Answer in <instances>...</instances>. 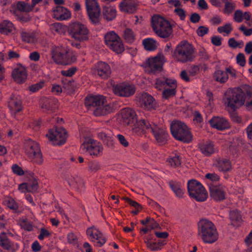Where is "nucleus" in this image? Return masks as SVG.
I'll use <instances>...</instances> for the list:
<instances>
[{
	"mask_svg": "<svg viewBox=\"0 0 252 252\" xmlns=\"http://www.w3.org/2000/svg\"><path fill=\"white\" fill-rule=\"evenodd\" d=\"M132 130L134 134L137 135H140L145 132H152L160 145L165 144L168 137V134L165 128L146 120L137 121L133 126Z\"/></svg>",
	"mask_w": 252,
	"mask_h": 252,
	"instance_id": "1",
	"label": "nucleus"
},
{
	"mask_svg": "<svg viewBox=\"0 0 252 252\" xmlns=\"http://www.w3.org/2000/svg\"><path fill=\"white\" fill-rule=\"evenodd\" d=\"M198 235L205 244H213L219 239L215 224L210 220L202 219L198 223Z\"/></svg>",
	"mask_w": 252,
	"mask_h": 252,
	"instance_id": "2",
	"label": "nucleus"
},
{
	"mask_svg": "<svg viewBox=\"0 0 252 252\" xmlns=\"http://www.w3.org/2000/svg\"><path fill=\"white\" fill-rule=\"evenodd\" d=\"M224 104L232 110L238 108L245 103V93L240 88H229L224 93Z\"/></svg>",
	"mask_w": 252,
	"mask_h": 252,
	"instance_id": "3",
	"label": "nucleus"
},
{
	"mask_svg": "<svg viewBox=\"0 0 252 252\" xmlns=\"http://www.w3.org/2000/svg\"><path fill=\"white\" fill-rule=\"evenodd\" d=\"M151 25L155 33L161 38H167L172 33V26L170 22L158 15L152 17Z\"/></svg>",
	"mask_w": 252,
	"mask_h": 252,
	"instance_id": "4",
	"label": "nucleus"
},
{
	"mask_svg": "<svg viewBox=\"0 0 252 252\" xmlns=\"http://www.w3.org/2000/svg\"><path fill=\"white\" fill-rule=\"evenodd\" d=\"M52 58L61 64H69L76 60V54L66 47H56L52 51Z\"/></svg>",
	"mask_w": 252,
	"mask_h": 252,
	"instance_id": "5",
	"label": "nucleus"
},
{
	"mask_svg": "<svg viewBox=\"0 0 252 252\" xmlns=\"http://www.w3.org/2000/svg\"><path fill=\"white\" fill-rule=\"evenodd\" d=\"M170 130L173 136L177 140L189 142L192 139L191 134L188 127L182 122H172L170 124Z\"/></svg>",
	"mask_w": 252,
	"mask_h": 252,
	"instance_id": "6",
	"label": "nucleus"
},
{
	"mask_svg": "<svg viewBox=\"0 0 252 252\" xmlns=\"http://www.w3.org/2000/svg\"><path fill=\"white\" fill-rule=\"evenodd\" d=\"M194 49L192 45L186 41L181 42L174 51V57L179 62L184 63L193 59Z\"/></svg>",
	"mask_w": 252,
	"mask_h": 252,
	"instance_id": "7",
	"label": "nucleus"
},
{
	"mask_svg": "<svg viewBox=\"0 0 252 252\" xmlns=\"http://www.w3.org/2000/svg\"><path fill=\"white\" fill-rule=\"evenodd\" d=\"M188 191L189 196L197 201H204L208 197V193L205 188L195 180L188 181Z\"/></svg>",
	"mask_w": 252,
	"mask_h": 252,
	"instance_id": "8",
	"label": "nucleus"
},
{
	"mask_svg": "<svg viewBox=\"0 0 252 252\" xmlns=\"http://www.w3.org/2000/svg\"><path fill=\"white\" fill-rule=\"evenodd\" d=\"M68 32L71 38L79 42L87 40L89 38L88 29L85 25L78 22L71 23Z\"/></svg>",
	"mask_w": 252,
	"mask_h": 252,
	"instance_id": "9",
	"label": "nucleus"
},
{
	"mask_svg": "<svg viewBox=\"0 0 252 252\" xmlns=\"http://www.w3.org/2000/svg\"><path fill=\"white\" fill-rule=\"evenodd\" d=\"M24 150L26 154L33 162L40 164L43 161V158L38 144L31 139L25 144Z\"/></svg>",
	"mask_w": 252,
	"mask_h": 252,
	"instance_id": "10",
	"label": "nucleus"
},
{
	"mask_svg": "<svg viewBox=\"0 0 252 252\" xmlns=\"http://www.w3.org/2000/svg\"><path fill=\"white\" fill-rule=\"evenodd\" d=\"M155 86L156 88L158 90L164 88L162 95L164 98L167 99L176 94L177 83L174 79L167 78L164 81L159 79H157Z\"/></svg>",
	"mask_w": 252,
	"mask_h": 252,
	"instance_id": "11",
	"label": "nucleus"
},
{
	"mask_svg": "<svg viewBox=\"0 0 252 252\" xmlns=\"http://www.w3.org/2000/svg\"><path fill=\"white\" fill-rule=\"evenodd\" d=\"M46 136L52 144L62 145L66 141L67 133L64 128L58 127L50 129Z\"/></svg>",
	"mask_w": 252,
	"mask_h": 252,
	"instance_id": "12",
	"label": "nucleus"
},
{
	"mask_svg": "<svg viewBox=\"0 0 252 252\" xmlns=\"http://www.w3.org/2000/svg\"><path fill=\"white\" fill-rule=\"evenodd\" d=\"M81 149L85 154L94 158L101 156L103 151L102 145L99 142L93 139L84 142Z\"/></svg>",
	"mask_w": 252,
	"mask_h": 252,
	"instance_id": "13",
	"label": "nucleus"
},
{
	"mask_svg": "<svg viewBox=\"0 0 252 252\" xmlns=\"http://www.w3.org/2000/svg\"><path fill=\"white\" fill-rule=\"evenodd\" d=\"M85 6L91 21L94 24L99 22L100 8L97 0H85Z\"/></svg>",
	"mask_w": 252,
	"mask_h": 252,
	"instance_id": "14",
	"label": "nucleus"
},
{
	"mask_svg": "<svg viewBox=\"0 0 252 252\" xmlns=\"http://www.w3.org/2000/svg\"><path fill=\"white\" fill-rule=\"evenodd\" d=\"M165 58L161 53L158 54L154 57L148 59L145 62L144 65L146 70L148 72H154L160 70L164 63Z\"/></svg>",
	"mask_w": 252,
	"mask_h": 252,
	"instance_id": "15",
	"label": "nucleus"
},
{
	"mask_svg": "<svg viewBox=\"0 0 252 252\" xmlns=\"http://www.w3.org/2000/svg\"><path fill=\"white\" fill-rule=\"evenodd\" d=\"M113 91L116 95L121 97H129L134 94L135 88L133 85L126 82H123L114 85Z\"/></svg>",
	"mask_w": 252,
	"mask_h": 252,
	"instance_id": "16",
	"label": "nucleus"
},
{
	"mask_svg": "<svg viewBox=\"0 0 252 252\" xmlns=\"http://www.w3.org/2000/svg\"><path fill=\"white\" fill-rule=\"evenodd\" d=\"M137 101L138 104L146 110H150L155 107L153 97L146 93L138 94L137 96Z\"/></svg>",
	"mask_w": 252,
	"mask_h": 252,
	"instance_id": "17",
	"label": "nucleus"
},
{
	"mask_svg": "<svg viewBox=\"0 0 252 252\" xmlns=\"http://www.w3.org/2000/svg\"><path fill=\"white\" fill-rule=\"evenodd\" d=\"M94 73L104 79L108 78L111 73L110 66L103 62L97 63L94 68Z\"/></svg>",
	"mask_w": 252,
	"mask_h": 252,
	"instance_id": "18",
	"label": "nucleus"
},
{
	"mask_svg": "<svg viewBox=\"0 0 252 252\" xmlns=\"http://www.w3.org/2000/svg\"><path fill=\"white\" fill-rule=\"evenodd\" d=\"M209 123L212 127L220 130L227 129L230 127L229 122L223 117H213L209 121Z\"/></svg>",
	"mask_w": 252,
	"mask_h": 252,
	"instance_id": "19",
	"label": "nucleus"
},
{
	"mask_svg": "<svg viewBox=\"0 0 252 252\" xmlns=\"http://www.w3.org/2000/svg\"><path fill=\"white\" fill-rule=\"evenodd\" d=\"M53 17L58 20H65L69 19L71 16L70 11L65 7L57 6L52 10Z\"/></svg>",
	"mask_w": 252,
	"mask_h": 252,
	"instance_id": "20",
	"label": "nucleus"
},
{
	"mask_svg": "<svg viewBox=\"0 0 252 252\" xmlns=\"http://www.w3.org/2000/svg\"><path fill=\"white\" fill-rule=\"evenodd\" d=\"M12 75L14 80L18 83L25 82L28 77L26 68L21 65H18L13 70Z\"/></svg>",
	"mask_w": 252,
	"mask_h": 252,
	"instance_id": "21",
	"label": "nucleus"
},
{
	"mask_svg": "<svg viewBox=\"0 0 252 252\" xmlns=\"http://www.w3.org/2000/svg\"><path fill=\"white\" fill-rule=\"evenodd\" d=\"M210 191L211 197L215 200L220 201L225 198V188L221 185L212 187Z\"/></svg>",
	"mask_w": 252,
	"mask_h": 252,
	"instance_id": "22",
	"label": "nucleus"
},
{
	"mask_svg": "<svg viewBox=\"0 0 252 252\" xmlns=\"http://www.w3.org/2000/svg\"><path fill=\"white\" fill-rule=\"evenodd\" d=\"M106 102L105 98L100 95L89 96L87 97L85 99L86 105H92L96 107V108L103 105Z\"/></svg>",
	"mask_w": 252,
	"mask_h": 252,
	"instance_id": "23",
	"label": "nucleus"
},
{
	"mask_svg": "<svg viewBox=\"0 0 252 252\" xmlns=\"http://www.w3.org/2000/svg\"><path fill=\"white\" fill-rule=\"evenodd\" d=\"M37 181L34 179H32L27 183H24L20 185L19 190L20 192L23 193L33 192L37 190Z\"/></svg>",
	"mask_w": 252,
	"mask_h": 252,
	"instance_id": "24",
	"label": "nucleus"
},
{
	"mask_svg": "<svg viewBox=\"0 0 252 252\" xmlns=\"http://www.w3.org/2000/svg\"><path fill=\"white\" fill-rule=\"evenodd\" d=\"M122 118L126 124H129L136 120L135 111L130 108H125L121 111Z\"/></svg>",
	"mask_w": 252,
	"mask_h": 252,
	"instance_id": "25",
	"label": "nucleus"
},
{
	"mask_svg": "<svg viewBox=\"0 0 252 252\" xmlns=\"http://www.w3.org/2000/svg\"><path fill=\"white\" fill-rule=\"evenodd\" d=\"M119 6L121 11L127 13H132L136 10V4L133 0H123Z\"/></svg>",
	"mask_w": 252,
	"mask_h": 252,
	"instance_id": "26",
	"label": "nucleus"
},
{
	"mask_svg": "<svg viewBox=\"0 0 252 252\" xmlns=\"http://www.w3.org/2000/svg\"><path fill=\"white\" fill-rule=\"evenodd\" d=\"M102 14L104 18L108 21H110L116 17L117 11L114 6L106 5L103 7Z\"/></svg>",
	"mask_w": 252,
	"mask_h": 252,
	"instance_id": "27",
	"label": "nucleus"
},
{
	"mask_svg": "<svg viewBox=\"0 0 252 252\" xmlns=\"http://www.w3.org/2000/svg\"><path fill=\"white\" fill-rule=\"evenodd\" d=\"M65 180L70 187L75 189H79L83 186L82 179L78 176L68 175Z\"/></svg>",
	"mask_w": 252,
	"mask_h": 252,
	"instance_id": "28",
	"label": "nucleus"
},
{
	"mask_svg": "<svg viewBox=\"0 0 252 252\" xmlns=\"http://www.w3.org/2000/svg\"><path fill=\"white\" fill-rule=\"evenodd\" d=\"M201 153L206 156H209L217 151L211 142H207L200 146Z\"/></svg>",
	"mask_w": 252,
	"mask_h": 252,
	"instance_id": "29",
	"label": "nucleus"
},
{
	"mask_svg": "<svg viewBox=\"0 0 252 252\" xmlns=\"http://www.w3.org/2000/svg\"><path fill=\"white\" fill-rule=\"evenodd\" d=\"M251 18L250 12L248 11L243 12L239 9L236 10L233 15V20L237 23H241L243 20H245L246 21H250Z\"/></svg>",
	"mask_w": 252,
	"mask_h": 252,
	"instance_id": "30",
	"label": "nucleus"
},
{
	"mask_svg": "<svg viewBox=\"0 0 252 252\" xmlns=\"http://www.w3.org/2000/svg\"><path fill=\"white\" fill-rule=\"evenodd\" d=\"M215 164L219 170L223 172L228 171L232 168L231 163L230 161L224 158L218 159Z\"/></svg>",
	"mask_w": 252,
	"mask_h": 252,
	"instance_id": "31",
	"label": "nucleus"
},
{
	"mask_svg": "<svg viewBox=\"0 0 252 252\" xmlns=\"http://www.w3.org/2000/svg\"><path fill=\"white\" fill-rule=\"evenodd\" d=\"M112 111V107L106 102L103 105L96 107L94 110V114L96 116H101L105 115Z\"/></svg>",
	"mask_w": 252,
	"mask_h": 252,
	"instance_id": "32",
	"label": "nucleus"
},
{
	"mask_svg": "<svg viewBox=\"0 0 252 252\" xmlns=\"http://www.w3.org/2000/svg\"><path fill=\"white\" fill-rule=\"evenodd\" d=\"M142 44L144 49L149 51L155 50L158 46V42L152 38H147L142 40Z\"/></svg>",
	"mask_w": 252,
	"mask_h": 252,
	"instance_id": "33",
	"label": "nucleus"
},
{
	"mask_svg": "<svg viewBox=\"0 0 252 252\" xmlns=\"http://www.w3.org/2000/svg\"><path fill=\"white\" fill-rule=\"evenodd\" d=\"M9 109L13 114H16L22 110L21 100L18 98H12L9 102Z\"/></svg>",
	"mask_w": 252,
	"mask_h": 252,
	"instance_id": "34",
	"label": "nucleus"
},
{
	"mask_svg": "<svg viewBox=\"0 0 252 252\" xmlns=\"http://www.w3.org/2000/svg\"><path fill=\"white\" fill-rule=\"evenodd\" d=\"M15 30L13 24L8 21H3L0 23V32L7 34L12 33Z\"/></svg>",
	"mask_w": 252,
	"mask_h": 252,
	"instance_id": "35",
	"label": "nucleus"
},
{
	"mask_svg": "<svg viewBox=\"0 0 252 252\" xmlns=\"http://www.w3.org/2000/svg\"><path fill=\"white\" fill-rule=\"evenodd\" d=\"M99 137L104 141L106 144L109 146H112L113 144V137L112 132L110 130H106L99 133Z\"/></svg>",
	"mask_w": 252,
	"mask_h": 252,
	"instance_id": "36",
	"label": "nucleus"
},
{
	"mask_svg": "<svg viewBox=\"0 0 252 252\" xmlns=\"http://www.w3.org/2000/svg\"><path fill=\"white\" fill-rule=\"evenodd\" d=\"M230 219L231 224L234 227H238L241 224V216L240 213L237 210H234L230 212Z\"/></svg>",
	"mask_w": 252,
	"mask_h": 252,
	"instance_id": "37",
	"label": "nucleus"
},
{
	"mask_svg": "<svg viewBox=\"0 0 252 252\" xmlns=\"http://www.w3.org/2000/svg\"><path fill=\"white\" fill-rule=\"evenodd\" d=\"M106 44L109 47L113 44L120 39V37L115 32L111 31L107 32L104 37Z\"/></svg>",
	"mask_w": 252,
	"mask_h": 252,
	"instance_id": "38",
	"label": "nucleus"
},
{
	"mask_svg": "<svg viewBox=\"0 0 252 252\" xmlns=\"http://www.w3.org/2000/svg\"><path fill=\"white\" fill-rule=\"evenodd\" d=\"M213 77L216 81L220 83H224L228 80V75L225 71L218 70L215 72Z\"/></svg>",
	"mask_w": 252,
	"mask_h": 252,
	"instance_id": "39",
	"label": "nucleus"
},
{
	"mask_svg": "<svg viewBox=\"0 0 252 252\" xmlns=\"http://www.w3.org/2000/svg\"><path fill=\"white\" fill-rule=\"evenodd\" d=\"M170 185L171 188L177 197L179 198H182L183 197L184 192L181 184L178 183L173 182L170 183Z\"/></svg>",
	"mask_w": 252,
	"mask_h": 252,
	"instance_id": "40",
	"label": "nucleus"
},
{
	"mask_svg": "<svg viewBox=\"0 0 252 252\" xmlns=\"http://www.w3.org/2000/svg\"><path fill=\"white\" fill-rule=\"evenodd\" d=\"M233 30L232 24L228 23L219 27L217 29L218 32L223 36H227Z\"/></svg>",
	"mask_w": 252,
	"mask_h": 252,
	"instance_id": "41",
	"label": "nucleus"
},
{
	"mask_svg": "<svg viewBox=\"0 0 252 252\" xmlns=\"http://www.w3.org/2000/svg\"><path fill=\"white\" fill-rule=\"evenodd\" d=\"M50 29L54 33L62 34L65 33L66 27L60 23H56L51 25Z\"/></svg>",
	"mask_w": 252,
	"mask_h": 252,
	"instance_id": "42",
	"label": "nucleus"
},
{
	"mask_svg": "<svg viewBox=\"0 0 252 252\" xmlns=\"http://www.w3.org/2000/svg\"><path fill=\"white\" fill-rule=\"evenodd\" d=\"M0 246L5 250H9L11 247L10 243L5 233L2 232L0 234Z\"/></svg>",
	"mask_w": 252,
	"mask_h": 252,
	"instance_id": "43",
	"label": "nucleus"
},
{
	"mask_svg": "<svg viewBox=\"0 0 252 252\" xmlns=\"http://www.w3.org/2000/svg\"><path fill=\"white\" fill-rule=\"evenodd\" d=\"M91 241L94 243V246L100 247L105 243L106 239L103 234L101 232L99 235H97L96 237H94V238L91 240Z\"/></svg>",
	"mask_w": 252,
	"mask_h": 252,
	"instance_id": "44",
	"label": "nucleus"
},
{
	"mask_svg": "<svg viewBox=\"0 0 252 252\" xmlns=\"http://www.w3.org/2000/svg\"><path fill=\"white\" fill-rule=\"evenodd\" d=\"M109 48L117 54L121 53L124 50V46L121 38L117 42H114Z\"/></svg>",
	"mask_w": 252,
	"mask_h": 252,
	"instance_id": "45",
	"label": "nucleus"
},
{
	"mask_svg": "<svg viewBox=\"0 0 252 252\" xmlns=\"http://www.w3.org/2000/svg\"><path fill=\"white\" fill-rule=\"evenodd\" d=\"M101 232L96 227L92 226L87 230V235L89 239L91 241L99 235Z\"/></svg>",
	"mask_w": 252,
	"mask_h": 252,
	"instance_id": "46",
	"label": "nucleus"
},
{
	"mask_svg": "<svg viewBox=\"0 0 252 252\" xmlns=\"http://www.w3.org/2000/svg\"><path fill=\"white\" fill-rule=\"evenodd\" d=\"M236 7V4L233 2L225 1L223 13L229 15L234 11Z\"/></svg>",
	"mask_w": 252,
	"mask_h": 252,
	"instance_id": "47",
	"label": "nucleus"
},
{
	"mask_svg": "<svg viewBox=\"0 0 252 252\" xmlns=\"http://www.w3.org/2000/svg\"><path fill=\"white\" fill-rule=\"evenodd\" d=\"M147 247L152 251L159 250V244L153 241L152 239L146 238L145 240Z\"/></svg>",
	"mask_w": 252,
	"mask_h": 252,
	"instance_id": "48",
	"label": "nucleus"
},
{
	"mask_svg": "<svg viewBox=\"0 0 252 252\" xmlns=\"http://www.w3.org/2000/svg\"><path fill=\"white\" fill-rule=\"evenodd\" d=\"M22 39L28 43H33L36 41L35 35L32 32H23L21 34Z\"/></svg>",
	"mask_w": 252,
	"mask_h": 252,
	"instance_id": "49",
	"label": "nucleus"
},
{
	"mask_svg": "<svg viewBox=\"0 0 252 252\" xmlns=\"http://www.w3.org/2000/svg\"><path fill=\"white\" fill-rule=\"evenodd\" d=\"M16 8L21 11L29 12L32 9V6L23 1H19L16 4Z\"/></svg>",
	"mask_w": 252,
	"mask_h": 252,
	"instance_id": "50",
	"label": "nucleus"
},
{
	"mask_svg": "<svg viewBox=\"0 0 252 252\" xmlns=\"http://www.w3.org/2000/svg\"><path fill=\"white\" fill-rule=\"evenodd\" d=\"M4 204L7 206L10 209L16 211L18 209V205L15 200L9 197H7L5 198L4 201Z\"/></svg>",
	"mask_w": 252,
	"mask_h": 252,
	"instance_id": "51",
	"label": "nucleus"
},
{
	"mask_svg": "<svg viewBox=\"0 0 252 252\" xmlns=\"http://www.w3.org/2000/svg\"><path fill=\"white\" fill-rule=\"evenodd\" d=\"M66 240L69 244L75 245L78 243V236L73 232H69L66 235Z\"/></svg>",
	"mask_w": 252,
	"mask_h": 252,
	"instance_id": "52",
	"label": "nucleus"
},
{
	"mask_svg": "<svg viewBox=\"0 0 252 252\" xmlns=\"http://www.w3.org/2000/svg\"><path fill=\"white\" fill-rule=\"evenodd\" d=\"M58 101L57 99L53 100H47L45 104L42 105L43 109L49 110L56 109L58 107Z\"/></svg>",
	"mask_w": 252,
	"mask_h": 252,
	"instance_id": "53",
	"label": "nucleus"
},
{
	"mask_svg": "<svg viewBox=\"0 0 252 252\" xmlns=\"http://www.w3.org/2000/svg\"><path fill=\"white\" fill-rule=\"evenodd\" d=\"M124 37L127 42H132L134 40L135 35L131 29H126L124 31Z\"/></svg>",
	"mask_w": 252,
	"mask_h": 252,
	"instance_id": "54",
	"label": "nucleus"
},
{
	"mask_svg": "<svg viewBox=\"0 0 252 252\" xmlns=\"http://www.w3.org/2000/svg\"><path fill=\"white\" fill-rule=\"evenodd\" d=\"M64 92L67 94H71L75 91L76 86L74 82H69L64 85Z\"/></svg>",
	"mask_w": 252,
	"mask_h": 252,
	"instance_id": "55",
	"label": "nucleus"
},
{
	"mask_svg": "<svg viewBox=\"0 0 252 252\" xmlns=\"http://www.w3.org/2000/svg\"><path fill=\"white\" fill-rule=\"evenodd\" d=\"M228 44L229 46L232 48H236L238 47L241 48L243 46L244 42L242 40L237 41L234 38H231L228 40Z\"/></svg>",
	"mask_w": 252,
	"mask_h": 252,
	"instance_id": "56",
	"label": "nucleus"
},
{
	"mask_svg": "<svg viewBox=\"0 0 252 252\" xmlns=\"http://www.w3.org/2000/svg\"><path fill=\"white\" fill-rule=\"evenodd\" d=\"M168 162L171 166L173 167H176L180 165L181 160L179 156H175L173 158H169Z\"/></svg>",
	"mask_w": 252,
	"mask_h": 252,
	"instance_id": "57",
	"label": "nucleus"
},
{
	"mask_svg": "<svg viewBox=\"0 0 252 252\" xmlns=\"http://www.w3.org/2000/svg\"><path fill=\"white\" fill-rule=\"evenodd\" d=\"M44 82L43 81H41L39 83H37L36 84H35L34 85H32L31 86L29 87V90L31 92H35L38 91L39 89H40L41 88H42L44 86Z\"/></svg>",
	"mask_w": 252,
	"mask_h": 252,
	"instance_id": "58",
	"label": "nucleus"
},
{
	"mask_svg": "<svg viewBox=\"0 0 252 252\" xmlns=\"http://www.w3.org/2000/svg\"><path fill=\"white\" fill-rule=\"evenodd\" d=\"M11 169L12 172L17 175H22L24 173L22 168L16 164H13L11 166Z\"/></svg>",
	"mask_w": 252,
	"mask_h": 252,
	"instance_id": "59",
	"label": "nucleus"
},
{
	"mask_svg": "<svg viewBox=\"0 0 252 252\" xmlns=\"http://www.w3.org/2000/svg\"><path fill=\"white\" fill-rule=\"evenodd\" d=\"M174 13L178 15L181 20H184L186 17V11L182 8H175L174 10Z\"/></svg>",
	"mask_w": 252,
	"mask_h": 252,
	"instance_id": "60",
	"label": "nucleus"
},
{
	"mask_svg": "<svg viewBox=\"0 0 252 252\" xmlns=\"http://www.w3.org/2000/svg\"><path fill=\"white\" fill-rule=\"evenodd\" d=\"M237 63L242 66H244L246 64V60L245 56L242 53H239L236 57Z\"/></svg>",
	"mask_w": 252,
	"mask_h": 252,
	"instance_id": "61",
	"label": "nucleus"
},
{
	"mask_svg": "<svg viewBox=\"0 0 252 252\" xmlns=\"http://www.w3.org/2000/svg\"><path fill=\"white\" fill-rule=\"evenodd\" d=\"M117 137L120 143L124 147H127L129 145V143L125 137L124 136L121 134L117 135Z\"/></svg>",
	"mask_w": 252,
	"mask_h": 252,
	"instance_id": "62",
	"label": "nucleus"
},
{
	"mask_svg": "<svg viewBox=\"0 0 252 252\" xmlns=\"http://www.w3.org/2000/svg\"><path fill=\"white\" fill-rule=\"evenodd\" d=\"M100 168L98 162L96 161H91L89 163V169L92 172L98 170Z\"/></svg>",
	"mask_w": 252,
	"mask_h": 252,
	"instance_id": "63",
	"label": "nucleus"
},
{
	"mask_svg": "<svg viewBox=\"0 0 252 252\" xmlns=\"http://www.w3.org/2000/svg\"><path fill=\"white\" fill-rule=\"evenodd\" d=\"M239 30L246 36H250L252 34V29H248L243 25L239 27Z\"/></svg>",
	"mask_w": 252,
	"mask_h": 252,
	"instance_id": "64",
	"label": "nucleus"
}]
</instances>
